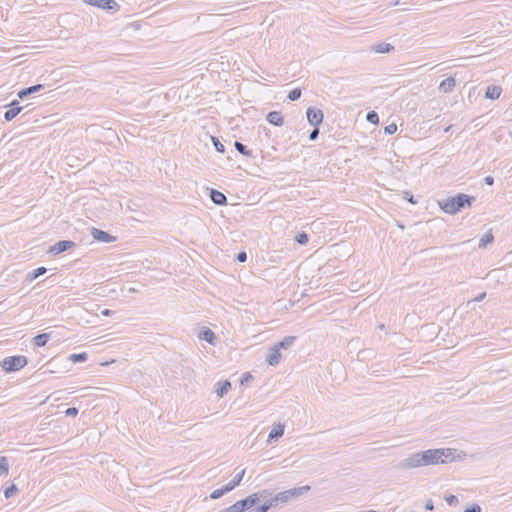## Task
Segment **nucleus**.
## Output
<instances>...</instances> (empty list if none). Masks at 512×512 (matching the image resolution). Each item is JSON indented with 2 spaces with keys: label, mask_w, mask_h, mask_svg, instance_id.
Segmentation results:
<instances>
[{
  "label": "nucleus",
  "mask_w": 512,
  "mask_h": 512,
  "mask_svg": "<svg viewBox=\"0 0 512 512\" xmlns=\"http://www.w3.org/2000/svg\"><path fill=\"white\" fill-rule=\"evenodd\" d=\"M234 147L240 154H242L244 156H247V157L253 156L252 150L248 149L246 145H244L243 143H241L239 141L234 142Z\"/></svg>",
  "instance_id": "nucleus-23"
},
{
  "label": "nucleus",
  "mask_w": 512,
  "mask_h": 512,
  "mask_svg": "<svg viewBox=\"0 0 512 512\" xmlns=\"http://www.w3.org/2000/svg\"><path fill=\"white\" fill-rule=\"evenodd\" d=\"M231 388V383L229 380L220 381L216 383L215 392L219 397H223Z\"/></svg>",
  "instance_id": "nucleus-20"
},
{
  "label": "nucleus",
  "mask_w": 512,
  "mask_h": 512,
  "mask_svg": "<svg viewBox=\"0 0 512 512\" xmlns=\"http://www.w3.org/2000/svg\"><path fill=\"white\" fill-rule=\"evenodd\" d=\"M366 120L372 124H378L379 116L375 111H370L366 115Z\"/></svg>",
  "instance_id": "nucleus-34"
},
{
  "label": "nucleus",
  "mask_w": 512,
  "mask_h": 512,
  "mask_svg": "<svg viewBox=\"0 0 512 512\" xmlns=\"http://www.w3.org/2000/svg\"><path fill=\"white\" fill-rule=\"evenodd\" d=\"M111 313H112V311H111V310H109V309H105V310H103V311H102V314H103L104 316H109V315H111Z\"/></svg>",
  "instance_id": "nucleus-49"
},
{
  "label": "nucleus",
  "mask_w": 512,
  "mask_h": 512,
  "mask_svg": "<svg viewBox=\"0 0 512 512\" xmlns=\"http://www.w3.org/2000/svg\"><path fill=\"white\" fill-rule=\"evenodd\" d=\"M88 358V354L86 352L74 353L69 356V360L73 363L85 362Z\"/></svg>",
  "instance_id": "nucleus-29"
},
{
  "label": "nucleus",
  "mask_w": 512,
  "mask_h": 512,
  "mask_svg": "<svg viewBox=\"0 0 512 512\" xmlns=\"http://www.w3.org/2000/svg\"><path fill=\"white\" fill-rule=\"evenodd\" d=\"M502 92V88L496 85H489L485 92V97L487 99L496 100L500 97Z\"/></svg>",
  "instance_id": "nucleus-18"
},
{
  "label": "nucleus",
  "mask_w": 512,
  "mask_h": 512,
  "mask_svg": "<svg viewBox=\"0 0 512 512\" xmlns=\"http://www.w3.org/2000/svg\"><path fill=\"white\" fill-rule=\"evenodd\" d=\"M295 241L300 245H306L309 241L307 233L300 232L295 236Z\"/></svg>",
  "instance_id": "nucleus-31"
},
{
  "label": "nucleus",
  "mask_w": 512,
  "mask_h": 512,
  "mask_svg": "<svg viewBox=\"0 0 512 512\" xmlns=\"http://www.w3.org/2000/svg\"><path fill=\"white\" fill-rule=\"evenodd\" d=\"M397 131V125L392 123L384 128L385 134L392 135Z\"/></svg>",
  "instance_id": "nucleus-38"
},
{
  "label": "nucleus",
  "mask_w": 512,
  "mask_h": 512,
  "mask_svg": "<svg viewBox=\"0 0 512 512\" xmlns=\"http://www.w3.org/2000/svg\"><path fill=\"white\" fill-rule=\"evenodd\" d=\"M17 491H18V488L16 487V485L12 484L4 490V496H5V498L8 499V498L14 496L17 493Z\"/></svg>",
  "instance_id": "nucleus-35"
},
{
  "label": "nucleus",
  "mask_w": 512,
  "mask_h": 512,
  "mask_svg": "<svg viewBox=\"0 0 512 512\" xmlns=\"http://www.w3.org/2000/svg\"><path fill=\"white\" fill-rule=\"evenodd\" d=\"M379 328H380V329H383V328H384V325H383V324L379 325Z\"/></svg>",
  "instance_id": "nucleus-50"
},
{
  "label": "nucleus",
  "mask_w": 512,
  "mask_h": 512,
  "mask_svg": "<svg viewBox=\"0 0 512 512\" xmlns=\"http://www.w3.org/2000/svg\"><path fill=\"white\" fill-rule=\"evenodd\" d=\"M405 199H407L410 203L415 204L416 201L414 200V197L409 192H405Z\"/></svg>",
  "instance_id": "nucleus-46"
},
{
  "label": "nucleus",
  "mask_w": 512,
  "mask_h": 512,
  "mask_svg": "<svg viewBox=\"0 0 512 512\" xmlns=\"http://www.w3.org/2000/svg\"><path fill=\"white\" fill-rule=\"evenodd\" d=\"M236 259L238 262L243 263L247 260V254L244 251H241L237 254Z\"/></svg>",
  "instance_id": "nucleus-42"
},
{
  "label": "nucleus",
  "mask_w": 512,
  "mask_h": 512,
  "mask_svg": "<svg viewBox=\"0 0 512 512\" xmlns=\"http://www.w3.org/2000/svg\"><path fill=\"white\" fill-rule=\"evenodd\" d=\"M248 512H250V510Z\"/></svg>",
  "instance_id": "nucleus-52"
},
{
  "label": "nucleus",
  "mask_w": 512,
  "mask_h": 512,
  "mask_svg": "<svg viewBox=\"0 0 512 512\" xmlns=\"http://www.w3.org/2000/svg\"><path fill=\"white\" fill-rule=\"evenodd\" d=\"M463 512H482L481 507L478 504H473L466 508Z\"/></svg>",
  "instance_id": "nucleus-40"
},
{
  "label": "nucleus",
  "mask_w": 512,
  "mask_h": 512,
  "mask_svg": "<svg viewBox=\"0 0 512 512\" xmlns=\"http://www.w3.org/2000/svg\"><path fill=\"white\" fill-rule=\"evenodd\" d=\"M318 135H319V127H314V129L309 134V139L311 141H314L317 139Z\"/></svg>",
  "instance_id": "nucleus-41"
},
{
  "label": "nucleus",
  "mask_w": 512,
  "mask_h": 512,
  "mask_svg": "<svg viewBox=\"0 0 512 512\" xmlns=\"http://www.w3.org/2000/svg\"><path fill=\"white\" fill-rule=\"evenodd\" d=\"M75 246H76V243L74 241L61 240V241H58L57 243H55L54 245H52L49 248L48 253H50L52 255H59Z\"/></svg>",
  "instance_id": "nucleus-7"
},
{
  "label": "nucleus",
  "mask_w": 512,
  "mask_h": 512,
  "mask_svg": "<svg viewBox=\"0 0 512 512\" xmlns=\"http://www.w3.org/2000/svg\"><path fill=\"white\" fill-rule=\"evenodd\" d=\"M455 84L456 82L453 77H447L439 84V90L443 93H450L453 91Z\"/></svg>",
  "instance_id": "nucleus-17"
},
{
  "label": "nucleus",
  "mask_w": 512,
  "mask_h": 512,
  "mask_svg": "<svg viewBox=\"0 0 512 512\" xmlns=\"http://www.w3.org/2000/svg\"><path fill=\"white\" fill-rule=\"evenodd\" d=\"M446 501L449 505H454L458 502V498L455 495H449L446 497Z\"/></svg>",
  "instance_id": "nucleus-43"
},
{
  "label": "nucleus",
  "mask_w": 512,
  "mask_h": 512,
  "mask_svg": "<svg viewBox=\"0 0 512 512\" xmlns=\"http://www.w3.org/2000/svg\"><path fill=\"white\" fill-rule=\"evenodd\" d=\"M84 2L88 5L101 8L111 13L120 10V5L115 0H84Z\"/></svg>",
  "instance_id": "nucleus-5"
},
{
  "label": "nucleus",
  "mask_w": 512,
  "mask_h": 512,
  "mask_svg": "<svg viewBox=\"0 0 512 512\" xmlns=\"http://www.w3.org/2000/svg\"><path fill=\"white\" fill-rule=\"evenodd\" d=\"M271 496V492L268 489H263L258 492L252 493L246 497L249 506L252 508L256 504H258L261 500H265Z\"/></svg>",
  "instance_id": "nucleus-9"
},
{
  "label": "nucleus",
  "mask_w": 512,
  "mask_h": 512,
  "mask_svg": "<svg viewBox=\"0 0 512 512\" xmlns=\"http://www.w3.org/2000/svg\"><path fill=\"white\" fill-rule=\"evenodd\" d=\"M475 201V197L464 193H458L455 196L448 197L439 202L440 208L447 214L454 215L466 207H470Z\"/></svg>",
  "instance_id": "nucleus-2"
},
{
  "label": "nucleus",
  "mask_w": 512,
  "mask_h": 512,
  "mask_svg": "<svg viewBox=\"0 0 512 512\" xmlns=\"http://www.w3.org/2000/svg\"><path fill=\"white\" fill-rule=\"evenodd\" d=\"M232 491L230 489V487H228V485L226 484L225 486H223L222 488H219V489H216L214 490L211 494H210V498L211 499H219L221 498L223 495H225L226 493Z\"/></svg>",
  "instance_id": "nucleus-26"
},
{
  "label": "nucleus",
  "mask_w": 512,
  "mask_h": 512,
  "mask_svg": "<svg viewBox=\"0 0 512 512\" xmlns=\"http://www.w3.org/2000/svg\"><path fill=\"white\" fill-rule=\"evenodd\" d=\"M9 107L10 108L4 113V119L7 122L12 121L23 109L17 100L12 101Z\"/></svg>",
  "instance_id": "nucleus-10"
},
{
  "label": "nucleus",
  "mask_w": 512,
  "mask_h": 512,
  "mask_svg": "<svg viewBox=\"0 0 512 512\" xmlns=\"http://www.w3.org/2000/svg\"><path fill=\"white\" fill-rule=\"evenodd\" d=\"M198 337L199 339L204 340L211 345H214L216 341L215 333L207 327H204L200 330Z\"/></svg>",
  "instance_id": "nucleus-13"
},
{
  "label": "nucleus",
  "mask_w": 512,
  "mask_h": 512,
  "mask_svg": "<svg viewBox=\"0 0 512 512\" xmlns=\"http://www.w3.org/2000/svg\"><path fill=\"white\" fill-rule=\"evenodd\" d=\"M494 241V236L491 231L486 232L479 240L478 247L485 248L488 244Z\"/></svg>",
  "instance_id": "nucleus-24"
},
{
  "label": "nucleus",
  "mask_w": 512,
  "mask_h": 512,
  "mask_svg": "<svg viewBox=\"0 0 512 512\" xmlns=\"http://www.w3.org/2000/svg\"><path fill=\"white\" fill-rule=\"evenodd\" d=\"M281 357L280 350L272 346L267 354L266 362L271 366H276L280 363Z\"/></svg>",
  "instance_id": "nucleus-11"
},
{
  "label": "nucleus",
  "mask_w": 512,
  "mask_h": 512,
  "mask_svg": "<svg viewBox=\"0 0 512 512\" xmlns=\"http://www.w3.org/2000/svg\"><path fill=\"white\" fill-rule=\"evenodd\" d=\"M211 140H212V143L217 152H219V153L225 152V146L220 142V140L217 137L212 136Z\"/></svg>",
  "instance_id": "nucleus-32"
},
{
  "label": "nucleus",
  "mask_w": 512,
  "mask_h": 512,
  "mask_svg": "<svg viewBox=\"0 0 512 512\" xmlns=\"http://www.w3.org/2000/svg\"><path fill=\"white\" fill-rule=\"evenodd\" d=\"M46 272H47L46 267H43V266L38 267L26 275V280L29 282H32L35 279H37L38 277L44 275Z\"/></svg>",
  "instance_id": "nucleus-21"
},
{
  "label": "nucleus",
  "mask_w": 512,
  "mask_h": 512,
  "mask_svg": "<svg viewBox=\"0 0 512 512\" xmlns=\"http://www.w3.org/2000/svg\"><path fill=\"white\" fill-rule=\"evenodd\" d=\"M509 136L512 138V130L509 132Z\"/></svg>",
  "instance_id": "nucleus-51"
},
{
  "label": "nucleus",
  "mask_w": 512,
  "mask_h": 512,
  "mask_svg": "<svg viewBox=\"0 0 512 512\" xmlns=\"http://www.w3.org/2000/svg\"><path fill=\"white\" fill-rule=\"evenodd\" d=\"M9 473V463L5 456H0V476H7Z\"/></svg>",
  "instance_id": "nucleus-30"
},
{
  "label": "nucleus",
  "mask_w": 512,
  "mask_h": 512,
  "mask_svg": "<svg viewBox=\"0 0 512 512\" xmlns=\"http://www.w3.org/2000/svg\"><path fill=\"white\" fill-rule=\"evenodd\" d=\"M43 88H44L43 84H36V85L30 86V87L24 88L18 92V97L20 99H24L25 97H27L31 94L41 91Z\"/></svg>",
  "instance_id": "nucleus-16"
},
{
  "label": "nucleus",
  "mask_w": 512,
  "mask_h": 512,
  "mask_svg": "<svg viewBox=\"0 0 512 512\" xmlns=\"http://www.w3.org/2000/svg\"><path fill=\"white\" fill-rule=\"evenodd\" d=\"M302 91L300 88H294L288 94V99L290 101H296L301 97Z\"/></svg>",
  "instance_id": "nucleus-33"
},
{
  "label": "nucleus",
  "mask_w": 512,
  "mask_h": 512,
  "mask_svg": "<svg viewBox=\"0 0 512 512\" xmlns=\"http://www.w3.org/2000/svg\"><path fill=\"white\" fill-rule=\"evenodd\" d=\"M50 339V334L40 333L33 338L34 345L37 347H43L47 344Z\"/></svg>",
  "instance_id": "nucleus-22"
},
{
  "label": "nucleus",
  "mask_w": 512,
  "mask_h": 512,
  "mask_svg": "<svg viewBox=\"0 0 512 512\" xmlns=\"http://www.w3.org/2000/svg\"><path fill=\"white\" fill-rule=\"evenodd\" d=\"M78 412H79L78 408H76V407H69V408L66 409L65 415L66 416H70V417H75V416L78 415Z\"/></svg>",
  "instance_id": "nucleus-39"
},
{
  "label": "nucleus",
  "mask_w": 512,
  "mask_h": 512,
  "mask_svg": "<svg viewBox=\"0 0 512 512\" xmlns=\"http://www.w3.org/2000/svg\"><path fill=\"white\" fill-rule=\"evenodd\" d=\"M484 183L486 185H493L494 184V178L492 176H486L484 179H483Z\"/></svg>",
  "instance_id": "nucleus-45"
},
{
  "label": "nucleus",
  "mask_w": 512,
  "mask_h": 512,
  "mask_svg": "<svg viewBox=\"0 0 512 512\" xmlns=\"http://www.w3.org/2000/svg\"><path fill=\"white\" fill-rule=\"evenodd\" d=\"M91 235L95 241L102 243H111L117 239L115 236L109 234L108 232L94 227L91 229Z\"/></svg>",
  "instance_id": "nucleus-8"
},
{
  "label": "nucleus",
  "mask_w": 512,
  "mask_h": 512,
  "mask_svg": "<svg viewBox=\"0 0 512 512\" xmlns=\"http://www.w3.org/2000/svg\"><path fill=\"white\" fill-rule=\"evenodd\" d=\"M311 489L309 485H304L301 487H294L282 492L274 496H270L266 499L270 509L276 508L278 506L284 505L292 499L298 498L304 493L308 492Z\"/></svg>",
  "instance_id": "nucleus-3"
},
{
  "label": "nucleus",
  "mask_w": 512,
  "mask_h": 512,
  "mask_svg": "<svg viewBox=\"0 0 512 512\" xmlns=\"http://www.w3.org/2000/svg\"><path fill=\"white\" fill-rule=\"evenodd\" d=\"M394 47L389 43H379L376 46H374V51L377 53H389L392 51Z\"/></svg>",
  "instance_id": "nucleus-28"
},
{
  "label": "nucleus",
  "mask_w": 512,
  "mask_h": 512,
  "mask_svg": "<svg viewBox=\"0 0 512 512\" xmlns=\"http://www.w3.org/2000/svg\"><path fill=\"white\" fill-rule=\"evenodd\" d=\"M210 199L216 205H224L227 203V197L225 194L216 189H211Z\"/></svg>",
  "instance_id": "nucleus-15"
},
{
  "label": "nucleus",
  "mask_w": 512,
  "mask_h": 512,
  "mask_svg": "<svg viewBox=\"0 0 512 512\" xmlns=\"http://www.w3.org/2000/svg\"><path fill=\"white\" fill-rule=\"evenodd\" d=\"M253 380V375L250 372L243 373L240 378V385H246Z\"/></svg>",
  "instance_id": "nucleus-36"
},
{
  "label": "nucleus",
  "mask_w": 512,
  "mask_h": 512,
  "mask_svg": "<svg viewBox=\"0 0 512 512\" xmlns=\"http://www.w3.org/2000/svg\"><path fill=\"white\" fill-rule=\"evenodd\" d=\"M284 430H285V426L283 424L279 423V424L275 425L268 435L267 442L272 443L274 441H277L279 438H281L283 436Z\"/></svg>",
  "instance_id": "nucleus-12"
},
{
  "label": "nucleus",
  "mask_w": 512,
  "mask_h": 512,
  "mask_svg": "<svg viewBox=\"0 0 512 512\" xmlns=\"http://www.w3.org/2000/svg\"><path fill=\"white\" fill-rule=\"evenodd\" d=\"M233 506H234L236 512H244L246 510L251 509V507L249 506V503H248L246 498L241 499V500L235 502L233 504Z\"/></svg>",
  "instance_id": "nucleus-27"
},
{
  "label": "nucleus",
  "mask_w": 512,
  "mask_h": 512,
  "mask_svg": "<svg viewBox=\"0 0 512 512\" xmlns=\"http://www.w3.org/2000/svg\"><path fill=\"white\" fill-rule=\"evenodd\" d=\"M453 460V450L450 448L428 449L411 454L409 457L402 459L398 464V468L409 470L418 467L444 464L452 462Z\"/></svg>",
  "instance_id": "nucleus-1"
},
{
  "label": "nucleus",
  "mask_w": 512,
  "mask_h": 512,
  "mask_svg": "<svg viewBox=\"0 0 512 512\" xmlns=\"http://www.w3.org/2000/svg\"><path fill=\"white\" fill-rule=\"evenodd\" d=\"M269 510H270V507H269L267 501H265L262 505H260L256 508L250 509V512H268Z\"/></svg>",
  "instance_id": "nucleus-37"
},
{
  "label": "nucleus",
  "mask_w": 512,
  "mask_h": 512,
  "mask_svg": "<svg viewBox=\"0 0 512 512\" xmlns=\"http://www.w3.org/2000/svg\"><path fill=\"white\" fill-rule=\"evenodd\" d=\"M219 512H236L235 508L233 505L227 507V508H224L222 510H220Z\"/></svg>",
  "instance_id": "nucleus-48"
},
{
  "label": "nucleus",
  "mask_w": 512,
  "mask_h": 512,
  "mask_svg": "<svg viewBox=\"0 0 512 512\" xmlns=\"http://www.w3.org/2000/svg\"><path fill=\"white\" fill-rule=\"evenodd\" d=\"M485 297H486V293H485V292H482L481 294H479L477 297H475V298H474V301H475V302H480V301H482Z\"/></svg>",
  "instance_id": "nucleus-47"
},
{
  "label": "nucleus",
  "mask_w": 512,
  "mask_h": 512,
  "mask_svg": "<svg viewBox=\"0 0 512 512\" xmlns=\"http://www.w3.org/2000/svg\"><path fill=\"white\" fill-rule=\"evenodd\" d=\"M296 336H286L284 337L281 341H279L278 343H276L274 346L278 349V350H286L288 348H290L296 341Z\"/></svg>",
  "instance_id": "nucleus-19"
},
{
  "label": "nucleus",
  "mask_w": 512,
  "mask_h": 512,
  "mask_svg": "<svg viewBox=\"0 0 512 512\" xmlns=\"http://www.w3.org/2000/svg\"><path fill=\"white\" fill-rule=\"evenodd\" d=\"M266 120L274 126H282L284 123V118L279 111H271L267 114Z\"/></svg>",
  "instance_id": "nucleus-14"
},
{
  "label": "nucleus",
  "mask_w": 512,
  "mask_h": 512,
  "mask_svg": "<svg viewBox=\"0 0 512 512\" xmlns=\"http://www.w3.org/2000/svg\"><path fill=\"white\" fill-rule=\"evenodd\" d=\"M307 121L313 127H319L323 122L324 114L321 109L315 107H309L306 111Z\"/></svg>",
  "instance_id": "nucleus-6"
},
{
  "label": "nucleus",
  "mask_w": 512,
  "mask_h": 512,
  "mask_svg": "<svg viewBox=\"0 0 512 512\" xmlns=\"http://www.w3.org/2000/svg\"><path fill=\"white\" fill-rule=\"evenodd\" d=\"M244 475H245V469H242V470H241L239 473H237V474L234 476V478H233V479H232V480L227 484V485H228V487H230V489H231V490H233L235 487H237V486L241 483V481H242V479H243Z\"/></svg>",
  "instance_id": "nucleus-25"
},
{
  "label": "nucleus",
  "mask_w": 512,
  "mask_h": 512,
  "mask_svg": "<svg viewBox=\"0 0 512 512\" xmlns=\"http://www.w3.org/2000/svg\"><path fill=\"white\" fill-rule=\"evenodd\" d=\"M425 509L428 511H432L434 509V503L431 499L427 500L425 503Z\"/></svg>",
  "instance_id": "nucleus-44"
},
{
  "label": "nucleus",
  "mask_w": 512,
  "mask_h": 512,
  "mask_svg": "<svg viewBox=\"0 0 512 512\" xmlns=\"http://www.w3.org/2000/svg\"><path fill=\"white\" fill-rule=\"evenodd\" d=\"M28 360L23 355L9 356L3 359L2 367L7 372L18 371L26 366Z\"/></svg>",
  "instance_id": "nucleus-4"
}]
</instances>
